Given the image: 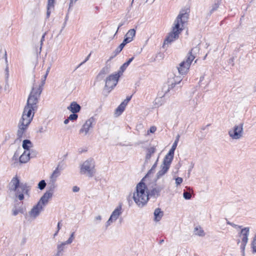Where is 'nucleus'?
<instances>
[{
	"label": "nucleus",
	"instance_id": "f257e3e1",
	"mask_svg": "<svg viewBox=\"0 0 256 256\" xmlns=\"http://www.w3.org/2000/svg\"><path fill=\"white\" fill-rule=\"evenodd\" d=\"M42 90V86H40L38 88L34 86L32 89L27 100L26 104L24 108L22 118L18 124V129L17 132L18 138H21L22 137L24 134L32 120L34 111L38 109L37 104Z\"/></svg>",
	"mask_w": 256,
	"mask_h": 256
},
{
	"label": "nucleus",
	"instance_id": "f03ea898",
	"mask_svg": "<svg viewBox=\"0 0 256 256\" xmlns=\"http://www.w3.org/2000/svg\"><path fill=\"white\" fill-rule=\"evenodd\" d=\"M188 18V14L186 12H180L174 22V26L172 30L166 38L164 44H168L178 39L179 34L184 30V24L186 23Z\"/></svg>",
	"mask_w": 256,
	"mask_h": 256
},
{
	"label": "nucleus",
	"instance_id": "7ed1b4c3",
	"mask_svg": "<svg viewBox=\"0 0 256 256\" xmlns=\"http://www.w3.org/2000/svg\"><path fill=\"white\" fill-rule=\"evenodd\" d=\"M145 183L141 182L136 187V191L133 194V199L139 207H143L146 204L149 199V195Z\"/></svg>",
	"mask_w": 256,
	"mask_h": 256
},
{
	"label": "nucleus",
	"instance_id": "20e7f679",
	"mask_svg": "<svg viewBox=\"0 0 256 256\" xmlns=\"http://www.w3.org/2000/svg\"><path fill=\"white\" fill-rule=\"evenodd\" d=\"M80 174L92 177L96 173L95 162L93 159L89 158L84 161L80 166Z\"/></svg>",
	"mask_w": 256,
	"mask_h": 256
},
{
	"label": "nucleus",
	"instance_id": "39448f33",
	"mask_svg": "<svg viewBox=\"0 0 256 256\" xmlns=\"http://www.w3.org/2000/svg\"><path fill=\"white\" fill-rule=\"evenodd\" d=\"M243 126L244 124L240 123L230 129L228 132L230 137L232 140H239L242 138L244 133Z\"/></svg>",
	"mask_w": 256,
	"mask_h": 256
},
{
	"label": "nucleus",
	"instance_id": "423d86ee",
	"mask_svg": "<svg viewBox=\"0 0 256 256\" xmlns=\"http://www.w3.org/2000/svg\"><path fill=\"white\" fill-rule=\"evenodd\" d=\"M250 228L248 227L242 228L239 234V236L242 239L240 250L242 256H245V248L248 242V236L249 235Z\"/></svg>",
	"mask_w": 256,
	"mask_h": 256
},
{
	"label": "nucleus",
	"instance_id": "0eeeda50",
	"mask_svg": "<svg viewBox=\"0 0 256 256\" xmlns=\"http://www.w3.org/2000/svg\"><path fill=\"white\" fill-rule=\"evenodd\" d=\"M120 77V74L119 72L109 76L106 80L105 88L111 90L116 85Z\"/></svg>",
	"mask_w": 256,
	"mask_h": 256
},
{
	"label": "nucleus",
	"instance_id": "6e6552de",
	"mask_svg": "<svg viewBox=\"0 0 256 256\" xmlns=\"http://www.w3.org/2000/svg\"><path fill=\"white\" fill-rule=\"evenodd\" d=\"M94 121L93 117L87 120L80 130L79 134L83 136L87 135L89 131L92 128Z\"/></svg>",
	"mask_w": 256,
	"mask_h": 256
},
{
	"label": "nucleus",
	"instance_id": "1a4fd4ad",
	"mask_svg": "<svg viewBox=\"0 0 256 256\" xmlns=\"http://www.w3.org/2000/svg\"><path fill=\"white\" fill-rule=\"evenodd\" d=\"M30 190L29 186H28L26 183H21L20 186L18 187L17 190H14V192H15L16 196L20 200H22L24 198V194H28Z\"/></svg>",
	"mask_w": 256,
	"mask_h": 256
},
{
	"label": "nucleus",
	"instance_id": "9d476101",
	"mask_svg": "<svg viewBox=\"0 0 256 256\" xmlns=\"http://www.w3.org/2000/svg\"><path fill=\"white\" fill-rule=\"evenodd\" d=\"M199 50L200 48L198 46L192 48L182 62H184L185 64H188V65L190 66Z\"/></svg>",
	"mask_w": 256,
	"mask_h": 256
},
{
	"label": "nucleus",
	"instance_id": "9b49d317",
	"mask_svg": "<svg viewBox=\"0 0 256 256\" xmlns=\"http://www.w3.org/2000/svg\"><path fill=\"white\" fill-rule=\"evenodd\" d=\"M44 207L40 203H38L34 206L31 210L29 214L30 216L35 218L39 216L40 212L43 210Z\"/></svg>",
	"mask_w": 256,
	"mask_h": 256
},
{
	"label": "nucleus",
	"instance_id": "f8f14e48",
	"mask_svg": "<svg viewBox=\"0 0 256 256\" xmlns=\"http://www.w3.org/2000/svg\"><path fill=\"white\" fill-rule=\"evenodd\" d=\"M21 183L20 182L17 176L14 177L8 184V188L10 192H14L18 189V187L20 186Z\"/></svg>",
	"mask_w": 256,
	"mask_h": 256
},
{
	"label": "nucleus",
	"instance_id": "ddd939ff",
	"mask_svg": "<svg viewBox=\"0 0 256 256\" xmlns=\"http://www.w3.org/2000/svg\"><path fill=\"white\" fill-rule=\"evenodd\" d=\"M164 188L163 186H158L153 188L150 191L148 192L149 196L158 197L160 196V193Z\"/></svg>",
	"mask_w": 256,
	"mask_h": 256
},
{
	"label": "nucleus",
	"instance_id": "4468645a",
	"mask_svg": "<svg viewBox=\"0 0 256 256\" xmlns=\"http://www.w3.org/2000/svg\"><path fill=\"white\" fill-rule=\"evenodd\" d=\"M182 80V79L180 76L174 77V80L170 82V84L168 85V90L165 91V94H166L168 92H170V90L174 88L176 84H178Z\"/></svg>",
	"mask_w": 256,
	"mask_h": 256
},
{
	"label": "nucleus",
	"instance_id": "2eb2a0df",
	"mask_svg": "<svg viewBox=\"0 0 256 256\" xmlns=\"http://www.w3.org/2000/svg\"><path fill=\"white\" fill-rule=\"evenodd\" d=\"M122 214V206L121 204H120L117 206L112 212V214L110 216V218L114 221H116V220L118 218L119 216L121 215Z\"/></svg>",
	"mask_w": 256,
	"mask_h": 256
},
{
	"label": "nucleus",
	"instance_id": "dca6fc26",
	"mask_svg": "<svg viewBox=\"0 0 256 256\" xmlns=\"http://www.w3.org/2000/svg\"><path fill=\"white\" fill-rule=\"evenodd\" d=\"M190 66L188 64H185L184 62H182L180 64L179 66L177 68L178 72L182 75H184L187 74Z\"/></svg>",
	"mask_w": 256,
	"mask_h": 256
},
{
	"label": "nucleus",
	"instance_id": "f3484780",
	"mask_svg": "<svg viewBox=\"0 0 256 256\" xmlns=\"http://www.w3.org/2000/svg\"><path fill=\"white\" fill-rule=\"evenodd\" d=\"M52 196L50 193L46 192L41 197L38 203H40V204H42L44 206L48 202L49 199L51 198Z\"/></svg>",
	"mask_w": 256,
	"mask_h": 256
},
{
	"label": "nucleus",
	"instance_id": "a211bd4d",
	"mask_svg": "<svg viewBox=\"0 0 256 256\" xmlns=\"http://www.w3.org/2000/svg\"><path fill=\"white\" fill-rule=\"evenodd\" d=\"M67 108L72 113H77L80 111L81 107L80 104L76 102H71L70 106H68Z\"/></svg>",
	"mask_w": 256,
	"mask_h": 256
},
{
	"label": "nucleus",
	"instance_id": "6ab92c4d",
	"mask_svg": "<svg viewBox=\"0 0 256 256\" xmlns=\"http://www.w3.org/2000/svg\"><path fill=\"white\" fill-rule=\"evenodd\" d=\"M156 146H152L147 149L145 162H148V160L150 159L152 154L156 152Z\"/></svg>",
	"mask_w": 256,
	"mask_h": 256
},
{
	"label": "nucleus",
	"instance_id": "aec40b11",
	"mask_svg": "<svg viewBox=\"0 0 256 256\" xmlns=\"http://www.w3.org/2000/svg\"><path fill=\"white\" fill-rule=\"evenodd\" d=\"M30 159V154L26 151L20 156L19 162L21 164H25Z\"/></svg>",
	"mask_w": 256,
	"mask_h": 256
},
{
	"label": "nucleus",
	"instance_id": "412c9836",
	"mask_svg": "<svg viewBox=\"0 0 256 256\" xmlns=\"http://www.w3.org/2000/svg\"><path fill=\"white\" fill-rule=\"evenodd\" d=\"M56 187L57 184H56V182L50 180V182L48 183V190L46 192L50 193L52 196Z\"/></svg>",
	"mask_w": 256,
	"mask_h": 256
},
{
	"label": "nucleus",
	"instance_id": "4be33fe9",
	"mask_svg": "<svg viewBox=\"0 0 256 256\" xmlns=\"http://www.w3.org/2000/svg\"><path fill=\"white\" fill-rule=\"evenodd\" d=\"M60 170L59 169V166H58L51 174L50 180L56 182L57 178L60 176Z\"/></svg>",
	"mask_w": 256,
	"mask_h": 256
},
{
	"label": "nucleus",
	"instance_id": "5701e85b",
	"mask_svg": "<svg viewBox=\"0 0 256 256\" xmlns=\"http://www.w3.org/2000/svg\"><path fill=\"white\" fill-rule=\"evenodd\" d=\"M54 2H55V0H48L47 12H46L47 18H48L50 16L52 10H53L54 9Z\"/></svg>",
	"mask_w": 256,
	"mask_h": 256
},
{
	"label": "nucleus",
	"instance_id": "b1692460",
	"mask_svg": "<svg viewBox=\"0 0 256 256\" xmlns=\"http://www.w3.org/2000/svg\"><path fill=\"white\" fill-rule=\"evenodd\" d=\"M169 167L162 164L161 166V169L156 174L157 178H160V177L165 174L168 171Z\"/></svg>",
	"mask_w": 256,
	"mask_h": 256
},
{
	"label": "nucleus",
	"instance_id": "393cba45",
	"mask_svg": "<svg viewBox=\"0 0 256 256\" xmlns=\"http://www.w3.org/2000/svg\"><path fill=\"white\" fill-rule=\"evenodd\" d=\"M163 214V212L161 210L160 208H156L154 212V220L156 222L160 221L161 220L162 218V217Z\"/></svg>",
	"mask_w": 256,
	"mask_h": 256
},
{
	"label": "nucleus",
	"instance_id": "a878e982",
	"mask_svg": "<svg viewBox=\"0 0 256 256\" xmlns=\"http://www.w3.org/2000/svg\"><path fill=\"white\" fill-rule=\"evenodd\" d=\"M109 72V68L108 66L104 67L97 76V79L100 80L103 78L104 76Z\"/></svg>",
	"mask_w": 256,
	"mask_h": 256
},
{
	"label": "nucleus",
	"instance_id": "bb28decb",
	"mask_svg": "<svg viewBox=\"0 0 256 256\" xmlns=\"http://www.w3.org/2000/svg\"><path fill=\"white\" fill-rule=\"evenodd\" d=\"M134 57L130 58L126 62H124L120 68V70L118 72H119L120 76L122 74V72L126 70L127 67L129 66L130 62L134 60Z\"/></svg>",
	"mask_w": 256,
	"mask_h": 256
},
{
	"label": "nucleus",
	"instance_id": "cd10ccee",
	"mask_svg": "<svg viewBox=\"0 0 256 256\" xmlns=\"http://www.w3.org/2000/svg\"><path fill=\"white\" fill-rule=\"evenodd\" d=\"M173 158V157L166 154L164 158L162 164L170 168Z\"/></svg>",
	"mask_w": 256,
	"mask_h": 256
},
{
	"label": "nucleus",
	"instance_id": "c85d7f7f",
	"mask_svg": "<svg viewBox=\"0 0 256 256\" xmlns=\"http://www.w3.org/2000/svg\"><path fill=\"white\" fill-rule=\"evenodd\" d=\"M66 244H68L66 242H62L57 245L56 254H60L64 252Z\"/></svg>",
	"mask_w": 256,
	"mask_h": 256
},
{
	"label": "nucleus",
	"instance_id": "c756f323",
	"mask_svg": "<svg viewBox=\"0 0 256 256\" xmlns=\"http://www.w3.org/2000/svg\"><path fill=\"white\" fill-rule=\"evenodd\" d=\"M22 148L26 150H29L30 148L32 147V144L30 140H24L22 142Z\"/></svg>",
	"mask_w": 256,
	"mask_h": 256
},
{
	"label": "nucleus",
	"instance_id": "7c9ffc66",
	"mask_svg": "<svg viewBox=\"0 0 256 256\" xmlns=\"http://www.w3.org/2000/svg\"><path fill=\"white\" fill-rule=\"evenodd\" d=\"M194 232L196 235L198 236H205L204 230L200 226L196 227L194 228Z\"/></svg>",
	"mask_w": 256,
	"mask_h": 256
},
{
	"label": "nucleus",
	"instance_id": "2f4dec72",
	"mask_svg": "<svg viewBox=\"0 0 256 256\" xmlns=\"http://www.w3.org/2000/svg\"><path fill=\"white\" fill-rule=\"evenodd\" d=\"M126 106H124V104H122L116 108V114L118 116L122 114V113L124 111L125 109Z\"/></svg>",
	"mask_w": 256,
	"mask_h": 256
},
{
	"label": "nucleus",
	"instance_id": "473e14b6",
	"mask_svg": "<svg viewBox=\"0 0 256 256\" xmlns=\"http://www.w3.org/2000/svg\"><path fill=\"white\" fill-rule=\"evenodd\" d=\"M166 94L165 93L160 98H156L154 102V104L156 107H158L162 104V97L164 96Z\"/></svg>",
	"mask_w": 256,
	"mask_h": 256
},
{
	"label": "nucleus",
	"instance_id": "72a5a7b5",
	"mask_svg": "<svg viewBox=\"0 0 256 256\" xmlns=\"http://www.w3.org/2000/svg\"><path fill=\"white\" fill-rule=\"evenodd\" d=\"M220 0H218L217 2L214 3V4L212 6L211 10L210 11V14L218 10L220 4Z\"/></svg>",
	"mask_w": 256,
	"mask_h": 256
},
{
	"label": "nucleus",
	"instance_id": "f704fd0d",
	"mask_svg": "<svg viewBox=\"0 0 256 256\" xmlns=\"http://www.w3.org/2000/svg\"><path fill=\"white\" fill-rule=\"evenodd\" d=\"M128 38H130L132 40L136 36V30L134 28L130 29L125 35Z\"/></svg>",
	"mask_w": 256,
	"mask_h": 256
},
{
	"label": "nucleus",
	"instance_id": "c9c22d12",
	"mask_svg": "<svg viewBox=\"0 0 256 256\" xmlns=\"http://www.w3.org/2000/svg\"><path fill=\"white\" fill-rule=\"evenodd\" d=\"M124 46L123 45V44H120V45L115 50L114 56H115L118 54L122 50Z\"/></svg>",
	"mask_w": 256,
	"mask_h": 256
},
{
	"label": "nucleus",
	"instance_id": "e433bc0d",
	"mask_svg": "<svg viewBox=\"0 0 256 256\" xmlns=\"http://www.w3.org/2000/svg\"><path fill=\"white\" fill-rule=\"evenodd\" d=\"M46 182L44 180H40L38 184V188L40 190H44L46 186Z\"/></svg>",
	"mask_w": 256,
	"mask_h": 256
},
{
	"label": "nucleus",
	"instance_id": "4c0bfd02",
	"mask_svg": "<svg viewBox=\"0 0 256 256\" xmlns=\"http://www.w3.org/2000/svg\"><path fill=\"white\" fill-rule=\"evenodd\" d=\"M252 252H256V234L254 237L252 243Z\"/></svg>",
	"mask_w": 256,
	"mask_h": 256
},
{
	"label": "nucleus",
	"instance_id": "58836bf2",
	"mask_svg": "<svg viewBox=\"0 0 256 256\" xmlns=\"http://www.w3.org/2000/svg\"><path fill=\"white\" fill-rule=\"evenodd\" d=\"M74 232H72L70 234V238H68V239L66 241V243H67L68 244H72L74 240Z\"/></svg>",
	"mask_w": 256,
	"mask_h": 256
},
{
	"label": "nucleus",
	"instance_id": "ea45409f",
	"mask_svg": "<svg viewBox=\"0 0 256 256\" xmlns=\"http://www.w3.org/2000/svg\"><path fill=\"white\" fill-rule=\"evenodd\" d=\"M183 196L186 200H190L192 198V195L190 192L184 190Z\"/></svg>",
	"mask_w": 256,
	"mask_h": 256
},
{
	"label": "nucleus",
	"instance_id": "a19ab883",
	"mask_svg": "<svg viewBox=\"0 0 256 256\" xmlns=\"http://www.w3.org/2000/svg\"><path fill=\"white\" fill-rule=\"evenodd\" d=\"M132 40H132L130 38H128L125 36L124 38V40L122 41V43H121V44H123V45L124 46H125L127 44L131 42Z\"/></svg>",
	"mask_w": 256,
	"mask_h": 256
},
{
	"label": "nucleus",
	"instance_id": "79ce46f5",
	"mask_svg": "<svg viewBox=\"0 0 256 256\" xmlns=\"http://www.w3.org/2000/svg\"><path fill=\"white\" fill-rule=\"evenodd\" d=\"M132 40H132L130 38H128L125 36L124 38V40L122 41V43H121V44H123V45L124 46H125L127 44L131 42Z\"/></svg>",
	"mask_w": 256,
	"mask_h": 256
},
{
	"label": "nucleus",
	"instance_id": "37998d69",
	"mask_svg": "<svg viewBox=\"0 0 256 256\" xmlns=\"http://www.w3.org/2000/svg\"><path fill=\"white\" fill-rule=\"evenodd\" d=\"M132 40H132L130 38H128L125 36L124 38V40L122 41V43H121V44H123V45L124 46H125L127 44L131 42Z\"/></svg>",
	"mask_w": 256,
	"mask_h": 256
},
{
	"label": "nucleus",
	"instance_id": "c03bdc74",
	"mask_svg": "<svg viewBox=\"0 0 256 256\" xmlns=\"http://www.w3.org/2000/svg\"><path fill=\"white\" fill-rule=\"evenodd\" d=\"M68 118L70 120H76L78 118V115L76 114V113H72V114H70Z\"/></svg>",
	"mask_w": 256,
	"mask_h": 256
},
{
	"label": "nucleus",
	"instance_id": "a18cd8bd",
	"mask_svg": "<svg viewBox=\"0 0 256 256\" xmlns=\"http://www.w3.org/2000/svg\"><path fill=\"white\" fill-rule=\"evenodd\" d=\"M179 138H180V136L179 135H178L176 138V139L174 141V142L172 146V148H173L174 150H176V148L177 146V145H178V140H179Z\"/></svg>",
	"mask_w": 256,
	"mask_h": 256
},
{
	"label": "nucleus",
	"instance_id": "49530a36",
	"mask_svg": "<svg viewBox=\"0 0 256 256\" xmlns=\"http://www.w3.org/2000/svg\"><path fill=\"white\" fill-rule=\"evenodd\" d=\"M183 181V180L182 178L178 177L176 178V186L180 184Z\"/></svg>",
	"mask_w": 256,
	"mask_h": 256
},
{
	"label": "nucleus",
	"instance_id": "de8ad7c7",
	"mask_svg": "<svg viewBox=\"0 0 256 256\" xmlns=\"http://www.w3.org/2000/svg\"><path fill=\"white\" fill-rule=\"evenodd\" d=\"M226 223H227L228 224H229V225H230V226H232V227L235 228H242V226H238V225L236 224H234L232 222H230L229 221H227Z\"/></svg>",
	"mask_w": 256,
	"mask_h": 256
},
{
	"label": "nucleus",
	"instance_id": "09e8293b",
	"mask_svg": "<svg viewBox=\"0 0 256 256\" xmlns=\"http://www.w3.org/2000/svg\"><path fill=\"white\" fill-rule=\"evenodd\" d=\"M22 212L20 210L14 208L12 210V215L14 216H16L18 214L19 212Z\"/></svg>",
	"mask_w": 256,
	"mask_h": 256
},
{
	"label": "nucleus",
	"instance_id": "8fccbe9b",
	"mask_svg": "<svg viewBox=\"0 0 256 256\" xmlns=\"http://www.w3.org/2000/svg\"><path fill=\"white\" fill-rule=\"evenodd\" d=\"M156 130V127L155 126H152L150 130L148 131V134L149 132L154 133Z\"/></svg>",
	"mask_w": 256,
	"mask_h": 256
},
{
	"label": "nucleus",
	"instance_id": "3c124183",
	"mask_svg": "<svg viewBox=\"0 0 256 256\" xmlns=\"http://www.w3.org/2000/svg\"><path fill=\"white\" fill-rule=\"evenodd\" d=\"M114 222H115L114 220H113L110 218L106 224V228H108L109 226H110Z\"/></svg>",
	"mask_w": 256,
	"mask_h": 256
},
{
	"label": "nucleus",
	"instance_id": "603ef678",
	"mask_svg": "<svg viewBox=\"0 0 256 256\" xmlns=\"http://www.w3.org/2000/svg\"><path fill=\"white\" fill-rule=\"evenodd\" d=\"M102 220V216H98L95 217L94 221L96 224H98Z\"/></svg>",
	"mask_w": 256,
	"mask_h": 256
},
{
	"label": "nucleus",
	"instance_id": "864d4df0",
	"mask_svg": "<svg viewBox=\"0 0 256 256\" xmlns=\"http://www.w3.org/2000/svg\"><path fill=\"white\" fill-rule=\"evenodd\" d=\"M174 151L175 150L171 148L168 152L166 154L174 158Z\"/></svg>",
	"mask_w": 256,
	"mask_h": 256
},
{
	"label": "nucleus",
	"instance_id": "5fc2aeb1",
	"mask_svg": "<svg viewBox=\"0 0 256 256\" xmlns=\"http://www.w3.org/2000/svg\"><path fill=\"white\" fill-rule=\"evenodd\" d=\"M46 33H44L42 36L41 40H40V52L41 51L42 45L43 44V42L44 41V38H45Z\"/></svg>",
	"mask_w": 256,
	"mask_h": 256
},
{
	"label": "nucleus",
	"instance_id": "6e6d98bb",
	"mask_svg": "<svg viewBox=\"0 0 256 256\" xmlns=\"http://www.w3.org/2000/svg\"><path fill=\"white\" fill-rule=\"evenodd\" d=\"M132 96L127 97L126 100H124V101L122 104H124V106H126V104L128 102L131 100Z\"/></svg>",
	"mask_w": 256,
	"mask_h": 256
},
{
	"label": "nucleus",
	"instance_id": "4d7b16f0",
	"mask_svg": "<svg viewBox=\"0 0 256 256\" xmlns=\"http://www.w3.org/2000/svg\"><path fill=\"white\" fill-rule=\"evenodd\" d=\"M90 54H90L87 56L85 60L84 61H83L78 66V68L80 66L82 65L83 64H84L86 62H87L89 58H90Z\"/></svg>",
	"mask_w": 256,
	"mask_h": 256
},
{
	"label": "nucleus",
	"instance_id": "13d9d810",
	"mask_svg": "<svg viewBox=\"0 0 256 256\" xmlns=\"http://www.w3.org/2000/svg\"><path fill=\"white\" fill-rule=\"evenodd\" d=\"M80 190V188L77 186H74L72 188V191L74 192H78Z\"/></svg>",
	"mask_w": 256,
	"mask_h": 256
},
{
	"label": "nucleus",
	"instance_id": "bf43d9fd",
	"mask_svg": "<svg viewBox=\"0 0 256 256\" xmlns=\"http://www.w3.org/2000/svg\"><path fill=\"white\" fill-rule=\"evenodd\" d=\"M194 164L192 162L191 163V166H190V168L188 169V174L190 175V172H191V171L192 170V169L193 168H194Z\"/></svg>",
	"mask_w": 256,
	"mask_h": 256
},
{
	"label": "nucleus",
	"instance_id": "052dcab7",
	"mask_svg": "<svg viewBox=\"0 0 256 256\" xmlns=\"http://www.w3.org/2000/svg\"><path fill=\"white\" fill-rule=\"evenodd\" d=\"M158 159H157L156 162H155V164L152 167V168H151L150 170H154L155 168H156V166H157V162L158 161Z\"/></svg>",
	"mask_w": 256,
	"mask_h": 256
},
{
	"label": "nucleus",
	"instance_id": "680f3d73",
	"mask_svg": "<svg viewBox=\"0 0 256 256\" xmlns=\"http://www.w3.org/2000/svg\"><path fill=\"white\" fill-rule=\"evenodd\" d=\"M44 131V128L42 126H41L38 130V132L40 133H42Z\"/></svg>",
	"mask_w": 256,
	"mask_h": 256
},
{
	"label": "nucleus",
	"instance_id": "e2e57ef3",
	"mask_svg": "<svg viewBox=\"0 0 256 256\" xmlns=\"http://www.w3.org/2000/svg\"><path fill=\"white\" fill-rule=\"evenodd\" d=\"M70 120H69V118H68L64 120V124H66L68 123L69 121Z\"/></svg>",
	"mask_w": 256,
	"mask_h": 256
},
{
	"label": "nucleus",
	"instance_id": "0e129e2a",
	"mask_svg": "<svg viewBox=\"0 0 256 256\" xmlns=\"http://www.w3.org/2000/svg\"><path fill=\"white\" fill-rule=\"evenodd\" d=\"M18 155L16 154V153H14V156H13V158H12L13 159H15V160H16L18 157Z\"/></svg>",
	"mask_w": 256,
	"mask_h": 256
},
{
	"label": "nucleus",
	"instance_id": "69168bd1",
	"mask_svg": "<svg viewBox=\"0 0 256 256\" xmlns=\"http://www.w3.org/2000/svg\"><path fill=\"white\" fill-rule=\"evenodd\" d=\"M4 58H5V61H6V64H8V58H7V54H6V52H5V54H4Z\"/></svg>",
	"mask_w": 256,
	"mask_h": 256
},
{
	"label": "nucleus",
	"instance_id": "338daca9",
	"mask_svg": "<svg viewBox=\"0 0 256 256\" xmlns=\"http://www.w3.org/2000/svg\"><path fill=\"white\" fill-rule=\"evenodd\" d=\"M50 66H49V67L47 68V70H46V74H48V72H50Z\"/></svg>",
	"mask_w": 256,
	"mask_h": 256
},
{
	"label": "nucleus",
	"instance_id": "774afa93",
	"mask_svg": "<svg viewBox=\"0 0 256 256\" xmlns=\"http://www.w3.org/2000/svg\"><path fill=\"white\" fill-rule=\"evenodd\" d=\"M60 222H58V230H60Z\"/></svg>",
	"mask_w": 256,
	"mask_h": 256
}]
</instances>
